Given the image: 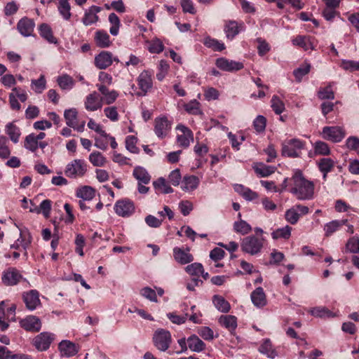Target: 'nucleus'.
Wrapping results in <instances>:
<instances>
[{
  "instance_id": "obj_1",
  "label": "nucleus",
  "mask_w": 359,
  "mask_h": 359,
  "mask_svg": "<svg viewBox=\"0 0 359 359\" xmlns=\"http://www.w3.org/2000/svg\"><path fill=\"white\" fill-rule=\"evenodd\" d=\"M283 188H289L290 192L298 200H311L314 197L315 185L306 179L300 170H294L291 177L284 179Z\"/></svg>"
},
{
  "instance_id": "obj_2",
  "label": "nucleus",
  "mask_w": 359,
  "mask_h": 359,
  "mask_svg": "<svg viewBox=\"0 0 359 359\" xmlns=\"http://www.w3.org/2000/svg\"><path fill=\"white\" fill-rule=\"evenodd\" d=\"M87 170L84 160L74 159L66 165L65 174L67 177L76 179L83 177Z\"/></svg>"
},
{
  "instance_id": "obj_3",
  "label": "nucleus",
  "mask_w": 359,
  "mask_h": 359,
  "mask_svg": "<svg viewBox=\"0 0 359 359\" xmlns=\"http://www.w3.org/2000/svg\"><path fill=\"white\" fill-rule=\"evenodd\" d=\"M243 252L251 255L259 253L263 247V239L259 238L255 236H249L244 238L241 244Z\"/></svg>"
},
{
  "instance_id": "obj_4",
  "label": "nucleus",
  "mask_w": 359,
  "mask_h": 359,
  "mask_svg": "<svg viewBox=\"0 0 359 359\" xmlns=\"http://www.w3.org/2000/svg\"><path fill=\"white\" fill-rule=\"evenodd\" d=\"M154 346L161 351H165L170 347L172 341L171 334L168 330L158 329L154 334Z\"/></svg>"
},
{
  "instance_id": "obj_5",
  "label": "nucleus",
  "mask_w": 359,
  "mask_h": 359,
  "mask_svg": "<svg viewBox=\"0 0 359 359\" xmlns=\"http://www.w3.org/2000/svg\"><path fill=\"white\" fill-rule=\"evenodd\" d=\"M304 148V143L297 139H292L282 144V155L296 158L299 156V151Z\"/></svg>"
},
{
  "instance_id": "obj_6",
  "label": "nucleus",
  "mask_w": 359,
  "mask_h": 359,
  "mask_svg": "<svg viewBox=\"0 0 359 359\" xmlns=\"http://www.w3.org/2000/svg\"><path fill=\"white\" fill-rule=\"evenodd\" d=\"M309 209L307 206L303 205H295L286 210L285 213V220L290 224H295L298 222L301 216L309 213Z\"/></svg>"
},
{
  "instance_id": "obj_7",
  "label": "nucleus",
  "mask_w": 359,
  "mask_h": 359,
  "mask_svg": "<svg viewBox=\"0 0 359 359\" xmlns=\"http://www.w3.org/2000/svg\"><path fill=\"white\" fill-rule=\"evenodd\" d=\"M64 117L66 121V124L78 132H83L85 128L86 122L81 121L80 123L78 122V111L75 108L66 109L64 112Z\"/></svg>"
},
{
  "instance_id": "obj_8",
  "label": "nucleus",
  "mask_w": 359,
  "mask_h": 359,
  "mask_svg": "<svg viewBox=\"0 0 359 359\" xmlns=\"http://www.w3.org/2000/svg\"><path fill=\"white\" fill-rule=\"evenodd\" d=\"M137 84L141 92L137 93L139 96H144L152 88L153 81L151 74L149 71H143L137 77Z\"/></svg>"
},
{
  "instance_id": "obj_9",
  "label": "nucleus",
  "mask_w": 359,
  "mask_h": 359,
  "mask_svg": "<svg viewBox=\"0 0 359 359\" xmlns=\"http://www.w3.org/2000/svg\"><path fill=\"white\" fill-rule=\"evenodd\" d=\"M114 210L119 216L129 217L135 212V205L131 200L124 198L115 203Z\"/></svg>"
},
{
  "instance_id": "obj_10",
  "label": "nucleus",
  "mask_w": 359,
  "mask_h": 359,
  "mask_svg": "<svg viewBox=\"0 0 359 359\" xmlns=\"http://www.w3.org/2000/svg\"><path fill=\"white\" fill-rule=\"evenodd\" d=\"M22 278V276L20 272L17 269L11 267L3 272L1 281L6 286H14L16 285Z\"/></svg>"
},
{
  "instance_id": "obj_11",
  "label": "nucleus",
  "mask_w": 359,
  "mask_h": 359,
  "mask_svg": "<svg viewBox=\"0 0 359 359\" xmlns=\"http://www.w3.org/2000/svg\"><path fill=\"white\" fill-rule=\"evenodd\" d=\"M323 137L333 142H339L345 137V131L339 126H325L323 128Z\"/></svg>"
},
{
  "instance_id": "obj_12",
  "label": "nucleus",
  "mask_w": 359,
  "mask_h": 359,
  "mask_svg": "<svg viewBox=\"0 0 359 359\" xmlns=\"http://www.w3.org/2000/svg\"><path fill=\"white\" fill-rule=\"evenodd\" d=\"M172 123L165 117H158L154 121V132L158 138H164L171 129Z\"/></svg>"
},
{
  "instance_id": "obj_13",
  "label": "nucleus",
  "mask_w": 359,
  "mask_h": 359,
  "mask_svg": "<svg viewBox=\"0 0 359 359\" xmlns=\"http://www.w3.org/2000/svg\"><path fill=\"white\" fill-rule=\"evenodd\" d=\"M53 340V334L43 332L34 337L33 344L38 351H43L49 348Z\"/></svg>"
},
{
  "instance_id": "obj_14",
  "label": "nucleus",
  "mask_w": 359,
  "mask_h": 359,
  "mask_svg": "<svg viewBox=\"0 0 359 359\" xmlns=\"http://www.w3.org/2000/svg\"><path fill=\"white\" fill-rule=\"evenodd\" d=\"M215 65L219 69L225 72H236L244 67L242 62L229 60L225 57L217 59Z\"/></svg>"
},
{
  "instance_id": "obj_15",
  "label": "nucleus",
  "mask_w": 359,
  "mask_h": 359,
  "mask_svg": "<svg viewBox=\"0 0 359 359\" xmlns=\"http://www.w3.org/2000/svg\"><path fill=\"white\" fill-rule=\"evenodd\" d=\"M22 299L26 308L29 311H34L41 305L39 293L36 290H31L28 292H23Z\"/></svg>"
},
{
  "instance_id": "obj_16",
  "label": "nucleus",
  "mask_w": 359,
  "mask_h": 359,
  "mask_svg": "<svg viewBox=\"0 0 359 359\" xmlns=\"http://www.w3.org/2000/svg\"><path fill=\"white\" fill-rule=\"evenodd\" d=\"M20 323L22 328L29 332H39L41 328V320L35 316H28Z\"/></svg>"
},
{
  "instance_id": "obj_17",
  "label": "nucleus",
  "mask_w": 359,
  "mask_h": 359,
  "mask_svg": "<svg viewBox=\"0 0 359 359\" xmlns=\"http://www.w3.org/2000/svg\"><path fill=\"white\" fill-rule=\"evenodd\" d=\"M35 23L32 19L25 17L20 19L17 24V29L24 36H29L32 34Z\"/></svg>"
},
{
  "instance_id": "obj_18",
  "label": "nucleus",
  "mask_w": 359,
  "mask_h": 359,
  "mask_svg": "<svg viewBox=\"0 0 359 359\" xmlns=\"http://www.w3.org/2000/svg\"><path fill=\"white\" fill-rule=\"evenodd\" d=\"M96 87L103 95L100 100H102V102L106 104H111L114 103L118 96V94L116 90H109L104 84H96Z\"/></svg>"
},
{
  "instance_id": "obj_19",
  "label": "nucleus",
  "mask_w": 359,
  "mask_h": 359,
  "mask_svg": "<svg viewBox=\"0 0 359 359\" xmlns=\"http://www.w3.org/2000/svg\"><path fill=\"white\" fill-rule=\"evenodd\" d=\"M101 8L97 6H92L86 11L84 15L82 18V22L86 26L91 25L98 21L99 17L97 13L101 11Z\"/></svg>"
},
{
  "instance_id": "obj_20",
  "label": "nucleus",
  "mask_w": 359,
  "mask_h": 359,
  "mask_svg": "<svg viewBox=\"0 0 359 359\" xmlns=\"http://www.w3.org/2000/svg\"><path fill=\"white\" fill-rule=\"evenodd\" d=\"M189 251V248H187V251H185L178 247L174 248L173 257L175 260L180 264H187L191 262L194 260V257Z\"/></svg>"
},
{
  "instance_id": "obj_21",
  "label": "nucleus",
  "mask_w": 359,
  "mask_h": 359,
  "mask_svg": "<svg viewBox=\"0 0 359 359\" xmlns=\"http://www.w3.org/2000/svg\"><path fill=\"white\" fill-rule=\"evenodd\" d=\"M250 297L252 304L257 308H262L266 305V297L262 287H258L252 291Z\"/></svg>"
},
{
  "instance_id": "obj_22",
  "label": "nucleus",
  "mask_w": 359,
  "mask_h": 359,
  "mask_svg": "<svg viewBox=\"0 0 359 359\" xmlns=\"http://www.w3.org/2000/svg\"><path fill=\"white\" fill-rule=\"evenodd\" d=\"M112 64L111 53L102 51L95 57V65L99 69H105Z\"/></svg>"
},
{
  "instance_id": "obj_23",
  "label": "nucleus",
  "mask_w": 359,
  "mask_h": 359,
  "mask_svg": "<svg viewBox=\"0 0 359 359\" xmlns=\"http://www.w3.org/2000/svg\"><path fill=\"white\" fill-rule=\"evenodd\" d=\"M102 106V100L99 98L97 92L89 94L85 101V107L88 111H94L100 109Z\"/></svg>"
},
{
  "instance_id": "obj_24",
  "label": "nucleus",
  "mask_w": 359,
  "mask_h": 359,
  "mask_svg": "<svg viewBox=\"0 0 359 359\" xmlns=\"http://www.w3.org/2000/svg\"><path fill=\"white\" fill-rule=\"evenodd\" d=\"M58 348L62 355L67 357H71L78 353V349L75 344L68 340H63L59 344Z\"/></svg>"
},
{
  "instance_id": "obj_25",
  "label": "nucleus",
  "mask_w": 359,
  "mask_h": 359,
  "mask_svg": "<svg viewBox=\"0 0 359 359\" xmlns=\"http://www.w3.org/2000/svg\"><path fill=\"white\" fill-rule=\"evenodd\" d=\"M200 180L195 175L184 176L182 181L181 188L183 191H191L195 190L199 184Z\"/></svg>"
},
{
  "instance_id": "obj_26",
  "label": "nucleus",
  "mask_w": 359,
  "mask_h": 359,
  "mask_svg": "<svg viewBox=\"0 0 359 359\" xmlns=\"http://www.w3.org/2000/svg\"><path fill=\"white\" fill-rule=\"evenodd\" d=\"M32 243V236L29 232L21 231L20 238L16 241L14 244L11 245V248L18 249L21 245L26 251Z\"/></svg>"
},
{
  "instance_id": "obj_27",
  "label": "nucleus",
  "mask_w": 359,
  "mask_h": 359,
  "mask_svg": "<svg viewBox=\"0 0 359 359\" xmlns=\"http://www.w3.org/2000/svg\"><path fill=\"white\" fill-rule=\"evenodd\" d=\"M234 190L242 196L246 201H251L258 198V194L255 191H253L250 189L245 187L242 184H236Z\"/></svg>"
},
{
  "instance_id": "obj_28",
  "label": "nucleus",
  "mask_w": 359,
  "mask_h": 359,
  "mask_svg": "<svg viewBox=\"0 0 359 359\" xmlns=\"http://www.w3.org/2000/svg\"><path fill=\"white\" fill-rule=\"evenodd\" d=\"M133 175L134 177L140 183H143V184H147L149 183L151 180V176L146 170L145 168L137 166L133 170Z\"/></svg>"
},
{
  "instance_id": "obj_29",
  "label": "nucleus",
  "mask_w": 359,
  "mask_h": 359,
  "mask_svg": "<svg viewBox=\"0 0 359 359\" xmlns=\"http://www.w3.org/2000/svg\"><path fill=\"white\" fill-rule=\"evenodd\" d=\"M292 44L302 48L304 50H313L314 48L311 37L309 36H297L292 39Z\"/></svg>"
},
{
  "instance_id": "obj_30",
  "label": "nucleus",
  "mask_w": 359,
  "mask_h": 359,
  "mask_svg": "<svg viewBox=\"0 0 359 359\" xmlns=\"http://www.w3.org/2000/svg\"><path fill=\"white\" fill-rule=\"evenodd\" d=\"M76 195L84 201H90L95 197V191L90 186H83L77 189Z\"/></svg>"
},
{
  "instance_id": "obj_31",
  "label": "nucleus",
  "mask_w": 359,
  "mask_h": 359,
  "mask_svg": "<svg viewBox=\"0 0 359 359\" xmlns=\"http://www.w3.org/2000/svg\"><path fill=\"white\" fill-rule=\"evenodd\" d=\"M259 351L270 358H274L278 355L276 350L273 348L270 339H269L264 340L263 343L259 348Z\"/></svg>"
},
{
  "instance_id": "obj_32",
  "label": "nucleus",
  "mask_w": 359,
  "mask_h": 359,
  "mask_svg": "<svg viewBox=\"0 0 359 359\" xmlns=\"http://www.w3.org/2000/svg\"><path fill=\"white\" fill-rule=\"evenodd\" d=\"M309 312L317 318H332L335 314L325 306H316L311 309Z\"/></svg>"
},
{
  "instance_id": "obj_33",
  "label": "nucleus",
  "mask_w": 359,
  "mask_h": 359,
  "mask_svg": "<svg viewBox=\"0 0 359 359\" xmlns=\"http://www.w3.org/2000/svg\"><path fill=\"white\" fill-rule=\"evenodd\" d=\"M51 205V201L46 199L41 203L39 207H35L34 209H30L29 211L32 212H36L37 214L41 212L46 218H48L50 214Z\"/></svg>"
},
{
  "instance_id": "obj_34",
  "label": "nucleus",
  "mask_w": 359,
  "mask_h": 359,
  "mask_svg": "<svg viewBox=\"0 0 359 359\" xmlns=\"http://www.w3.org/2000/svg\"><path fill=\"white\" fill-rule=\"evenodd\" d=\"M187 345L193 351L200 352L205 348L204 342L196 335H192L187 339Z\"/></svg>"
},
{
  "instance_id": "obj_35",
  "label": "nucleus",
  "mask_w": 359,
  "mask_h": 359,
  "mask_svg": "<svg viewBox=\"0 0 359 359\" xmlns=\"http://www.w3.org/2000/svg\"><path fill=\"white\" fill-rule=\"evenodd\" d=\"M255 172L262 177H266L275 172L274 166L266 165L264 163H259L253 166Z\"/></svg>"
},
{
  "instance_id": "obj_36",
  "label": "nucleus",
  "mask_w": 359,
  "mask_h": 359,
  "mask_svg": "<svg viewBox=\"0 0 359 359\" xmlns=\"http://www.w3.org/2000/svg\"><path fill=\"white\" fill-rule=\"evenodd\" d=\"M39 30L41 36L47 40L49 43H57L56 39L53 36L52 29L46 23L41 24L39 26Z\"/></svg>"
},
{
  "instance_id": "obj_37",
  "label": "nucleus",
  "mask_w": 359,
  "mask_h": 359,
  "mask_svg": "<svg viewBox=\"0 0 359 359\" xmlns=\"http://www.w3.org/2000/svg\"><path fill=\"white\" fill-rule=\"evenodd\" d=\"M6 133L9 136L12 142L14 143H18L19 142V138L21 134L20 130V128L13 123H8L6 126Z\"/></svg>"
},
{
  "instance_id": "obj_38",
  "label": "nucleus",
  "mask_w": 359,
  "mask_h": 359,
  "mask_svg": "<svg viewBox=\"0 0 359 359\" xmlns=\"http://www.w3.org/2000/svg\"><path fill=\"white\" fill-rule=\"evenodd\" d=\"M57 82L60 88L62 90L72 89L75 83L73 78L67 74L58 76Z\"/></svg>"
},
{
  "instance_id": "obj_39",
  "label": "nucleus",
  "mask_w": 359,
  "mask_h": 359,
  "mask_svg": "<svg viewBox=\"0 0 359 359\" xmlns=\"http://www.w3.org/2000/svg\"><path fill=\"white\" fill-rule=\"evenodd\" d=\"M233 227L235 232L241 235H246L252 230L251 226L242 219L236 221L233 223Z\"/></svg>"
},
{
  "instance_id": "obj_40",
  "label": "nucleus",
  "mask_w": 359,
  "mask_h": 359,
  "mask_svg": "<svg viewBox=\"0 0 359 359\" xmlns=\"http://www.w3.org/2000/svg\"><path fill=\"white\" fill-rule=\"evenodd\" d=\"M219 322L223 327L227 328L230 331L234 330L237 327L236 318L233 316H222Z\"/></svg>"
},
{
  "instance_id": "obj_41",
  "label": "nucleus",
  "mask_w": 359,
  "mask_h": 359,
  "mask_svg": "<svg viewBox=\"0 0 359 359\" xmlns=\"http://www.w3.org/2000/svg\"><path fill=\"white\" fill-rule=\"evenodd\" d=\"M156 190L162 194H170L173 192V189L168 184L163 177H160L153 182Z\"/></svg>"
},
{
  "instance_id": "obj_42",
  "label": "nucleus",
  "mask_w": 359,
  "mask_h": 359,
  "mask_svg": "<svg viewBox=\"0 0 359 359\" xmlns=\"http://www.w3.org/2000/svg\"><path fill=\"white\" fill-rule=\"evenodd\" d=\"M95 39L96 44L101 48H107L111 43L109 34L104 31H97Z\"/></svg>"
},
{
  "instance_id": "obj_43",
  "label": "nucleus",
  "mask_w": 359,
  "mask_h": 359,
  "mask_svg": "<svg viewBox=\"0 0 359 359\" xmlns=\"http://www.w3.org/2000/svg\"><path fill=\"white\" fill-rule=\"evenodd\" d=\"M334 165V161L329 158H323L319 161L318 168L323 172V179L326 178L327 174L332 170Z\"/></svg>"
},
{
  "instance_id": "obj_44",
  "label": "nucleus",
  "mask_w": 359,
  "mask_h": 359,
  "mask_svg": "<svg viewBox=\"0 0 359 359\" xmlns=\"http://www.w3.org/2000/svg\"><path fill=\"white\" fill-rule=\"evenodd\" d=\"M213 303L215 307L221 312L227 313L230 310L229 303L221 296L215 295L213 297Z\"/></svg>"
},
{
  "instance_id": "obj_45",
  "label": "nucleus",
  "mask_w": 359,
  "mask_h": 359,
  "mask_svg": "<svg viewBox=\"0 0 359 359\" xmlns=\"http://www.w3.org/2000/svg\"><path fill=\"white\" fill-rule=\"evenodd\" d=\"M292 227L286 225L284 227L279 228L271 233V236L274 240L279 238L288 239L291 236Z\"/></svg>"
},
{
  "instance_id": "obj_46",
  "label": "nucleus",
  "mask_w": 359,
  "mask_h": 359,
  "mask_svg": "<svg viewBox=\"0 0 359 359\" xmlns=\"http://www.w3.org/2000/svg\"><path fill=\"white\" fill-rule=\"evenodd\" d=\"M89 161L95 167L104 166L107 163L106 158L99 151H93L89 155Z\"/></svg>"
},
{
  "instance_id": "obj_47",
  "label": "nucleus",
  "mask_w": 359,
  "mask_h": 359,
  "mask_svg": "<svg viewBox=\"0 0 359 359\" xmlns=\"http://www.w3.org/2000/svg\"><path fill=\"white\" fill-rule=\"evenodd\" d=\"M345 252L353 254L359 253V238L358 236H353L348 240L345 246Z\"/></svg>"
},
{
  "instance_id": "obj_48",
  "label": "nucleus",
  "mask_w": 359,
  "mask_h": 359,
  "mask_svg": "<svg viewBox=\"0 0 359 359\" xmlns=\"http://www.w3.org/2000/svg\"><path fill=\"white\" fill-rule=\"evenodd\" d=\"M346 222V220L338 221L334 220L332 221L325 225L324 230L325 231V236H330L333 233L337 231L340 226L344 225Z\"/></svg>"
},
{
  "instance_id": "obj_49",
  "label": "nucleus",
  "mask_w": 359,
  "mask_h": 359,
  "mask_svg": "<svg viewBox=\"0 0 359 359\" xmlns=\"http://www.w3.org/2000/svg\"><path fill=\"white\" fill-rule=\"evenodd\" d=\"M224 31L228 39H232L239 33V27L236 21H229L224 28Z\"/></svg>"
},
{
  "instance_id": "obj_50",
  "label": "nucleus",
  "mask_w": 359,
  "mask_h": 359,
  "mask_svg": "<svg viewBox=\"0 0 359 359\" xmlns=\"http://www.w3.org/2000/svg\"><path fill=\"white\" fill-rule=\"evenodd\" d=\"M71 6L69 0H60L58 4V11L62 18L68 20L71 17Z\"/></svg>"
},
{
  "instance_id": "obj_51",
  "label": "nucleus",
  "mask_w": 359,
  "mask_h": 359,
  "mask_svg": "<svg viewBox=\"0 0 359 359\" xmlns=\"http://www.w3.org/2000/svg\"><path fill=\"white\" fill-rule=\"evenodd\" d=\"M31 86L32 88L36 93H41L46 87L45 76L43 75H41L38 79L32 80Z\"/></svg>"
},
{
  "instance_id": "obj_52",
  "label": "nucleus",
  "mask_w": 359,
  "mask_h": 359,
  "mask_svg": "<svg viewBox=\"0 0 359 359\" xmlns=\"http://www.w3.org/2000/svg\"><path fill=\"white\" fill-rule=\"evenodd\" d=\"M11 154V150L8 147V140L6 137L0 136V158L6 159Z\"/></svg>"
},
{
  "instance_id": "obj_53",
  "label": "nucleus",
  "mask_w": 359,
  "mask_h": 359,
  "mask_svg": "<svg viewBox=\"0 0 359 359\" xmlns=\"http://www.w3.org/2000/svg\"><path fill=\"white\" fill-rule=\"evenodd\" d=\"M109 21L111 24V27L109 29V32L113 36H116L118 34V29L120 27V20L117 15L112 13L109 15Z\"/></svg>"
},
{
  "instance_id": "obj_54",
  "label": "nucleus",
  "mask_w": 359,
  "mask_h": 359,
  "mask_svg": "<svg viewBox=\"0 0 359 359\" xmlns=\"http://www.w3.org/2000/svg\"><path fill=\"white\" fill-rule=\"evenodd\" d=\"M204 44L207 47L212 48L215 51H222L225 48V46L223 43L209 36L205 39Z\"/></svg>"
},
{
  "instance_id": "obj_55",
  "label": "nucleus",
  "mask_w": 359,
  "mask_h": 359,
  "mask_svg": "<svg viewBox=\"0 0 359 359\" xmlns=\"http://www.w3.org/2000/svg\"><path fill=\"white\" fill-rule=\"evenodd\" d=\"M24 147L31 151H35L38 149V141L35 134L32 133L26 137Z\"/></svg>"
},
{
  "instance_id": "obj_56",
  "label": "nucleus",
  "mask_w": 359,
  "mask_h": 359,
  "mask_svg": "<svg viewBox=\"0 0 359 359\" xmlns=\"http://www.w3.org/2000/svg\"><path fill=\"white\" fill-rule=\"evenodd\" d=\"M137 142V137L133 135H129L126 139V147L127 150L133 154H137L140 149L137 147L136 144Z\"/></svg>"
},
{
  "instance_id": "obj_57",
  "label": "nucleus",
  "mask_w": 359,
  "mask_h": 359,
  "mask_svg": "<svg viewBox=\"0 0 359 359\" xmlns=\"http://www.w3.org/2000/svg\"><path fill=\"white\" fill-rule=\"evenodd\" d=\"M185 271L193 276H198L201 272H203V266L201 263H193L186 266Z\"/></svg>"
},
{
  "instance_id": "obj_58",
  "label": "nucleus",
  "mask_w": 359,
  "mask_h": 359,
  "mask_svg": "<svg viewBox=\"0 0 359 359\" xmlns=\"http://www.w3.org/2000/svg\"><path fill=\"white\" fill-rule=\"evenodd\" d=\"M170 69V66L165 60H161L158 65V72L156 74V79L161 81L167 75Z\"/></svg>"
},
{
  "instance_id": "obj_59",
  "label": "nucleus",
  "mask_w": 359,
  "mask_h": 359,
  "mask_svg": "<svg viewBox=\"0 0 359 359\" xmlns=\"http://www.w3.org/2000/svg\"><path fill=\"white\" fill-rule=\"evenodd\" d=\"M200 103L196 100L190 101L189 103L184 104V109L191 114H200L201 113L200 110Z\"/></svg>"
},
{
  "instance_id": "obj_60",
  "label": "nucleus",
  "mask_w": 359,
  "mask_h": 359,
  "mask_svg": "<svg viewBox=\"0 0 359 359\" xmlns=\"http://www.w3.org/2000/svg\"><path fill=\"white\" fill-rule=\"evenodd\" d=\"M311 69V66L309 64L304 65L296 69L293 72V74L298 82L302 81L304 76L306 75Z\"/></svg>"
},
{
  "instance_id": "obj_61",
  "label": "nucleus",
  "mask_w": 359,
  "mask_h": 359,
  "mask_svg": "<svg viewBox=\"0 0 359 359\" xmlns=\"http://www.w3.org/2000/svg\"><path fill=\"white\" fill-rule=\"evenodd\" d=\"M177 140L181 147L184 148L188 147L190 144V142L194 141L193 133H190V134L184 133L179 135H177Z\"/></svg>"
},
{
  "instance_id": "obj_62",
  "label": "nucleus",
  "mask_w": 359,
  "mask_h": 359,
  "mask_svg": "<svg viewBox=\"0 0 359 359\" xmlns=\"http://www.w3.org/2000/svg\"><path fill=\"white\" fill-rule=\"evenodd\" d=\"M271 102V107L276 114H280L284 111L285 105L278 96L273 95Z\"/></svg>"
},
{
  "instance_id": "obj_63",
  "label": "nucleus",
  "mask_w": 359,
  "mask_h": 359,
  "mask_svg": "<svg viewBox=\"0 0 359 359\" xmlns=\"http://www.w3.org/2000/svg\"><path fill=\"white\" fill-rule=\"evenodd\" d=\"M340 67L344 70L350 72L359 70V62L342 60Z\"/></svg>"
},
{
  "instance_id": "obj_64",
  "label": "nucleus",
  "mask_w": 359,
  "mask_h": 359,
  "mask_svg": "<svg viewBox=\"0 0 359 359\" xmlns=\"http://www.w3.org/2000/svg\"><path fill=\"white\" fill-rule=\"evenodd\" d=\"M163 48L164 46L158 39L152 40L149 46V50L151 53H160L163 50Z\"/></svg>"
}]
</instances>
